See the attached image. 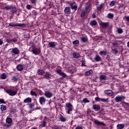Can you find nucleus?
<instances>
[{"instance_id":"obj_1","label":"nucleus","mask_w":129,"mask_h":129,"mask_svg":"<svg viewBox=\"0 0 129 129\" xmlns=\"http://www.w3.org/2000/svg\"><path fill=\"white\" fill-rule=\"evenodd\" d=\"M5 9L6 10V11H8V10H10L11 13H12V14L14 15V14H17V12H18V10H17V8L15 7H14L13 6H6L5 7Z\"/></svg>"},{"instance_id":"obj_2","label":"nucleus","mask_w":129,"mask_h":129,"mask_svg":"<svg viewBox=\"0 0 129 129\" xmlns=\"http://www.w3.org/2000/svg\"><path fill=\"white\" fill-rule=\"evenodd\" d=\"M66 110H67V112L69 114H70V113H71V111H72V110H73V108L72 107H73V106L72 105V104L70 103H67L66 104Z\"/></svg>"},{"instance_id":"obj_3","label":"nucleus","mask_w":129,"mask_h":129,"mask_svg":"<svg viewBox=\"0 0 129 129\" xmlns=\"http://www.w3.org/2000/svg\"><path fill=\"white\" fill-rule=\"evenodd\" d=\"M4 90L6 92V93H8V94H9L10 96H15V95H17V93H18V92H17V91H14L11 89H5Z\"/></svg>"},{"instance_id":"obj_4","label":"nucleus","mask_w":129,"mask_h":129,"mask_svg":"<svg viewBox=\"0 0 129 129\" xmlns=\"http://www.w3.org/2000/svg\"><path fill=\"white\" fill-rule=\"evenodd\" d=\"M6 122L8 123H6L4 125V126H6V127H10L12 125L11 124L13 122V119L11 117H8L6 118Z\"/></svg>"},{"instance_id":"obj_5","label":"nucleus","mask_w":129,"mask_h":129,"mask_svg":"<svg viewBox=\"0 0 129 129\" xmlns=\"http://www.w3.org/2000/svg\"><path fill=\"white\" fill-rule=\"evenodd\" d=\"M68 4L70 5L71 9L73 10V11H74L75 12H76L77 11L78 7L75 5V2H73V3H70V2H68Z\"/></svg>"},{"instance_id":"obj_6","label":"nucleus","mask_w":129,"mask_h":129,"mask_svg":"<svg viewBox=\"0 0 129 129\" xmlns=\"http://www.w3.org/2000/svg\"><path fill=\"white\" fill-rule=\"evenodd\" d=\"M57 46V42L55 41H50L48 42L49 48H55Z\"/></svg>"},{"instance_id":"obj_7","label":"nucleus","mask_w":129,"mask_h":129,"mask_svg":"<svg viewBox=\"0 0 129 129\" xmlns=\"http://www.w3.org/2000/svg\"><path fill=\"white\" fill-rule=\"evenodd\" d=\"M56 72L60 75V76H62L63 78H66L67 77V75L63 72H62V70L57 69L56 70Z\"/></svg>"},{"instance_id":"obj_8","label":"nucleus","mask_w":129,"mask_h":129,"mask_svg":"<svg viewBox=\"0 0 129 129\" xmlns=\"http://www.w3.org/2000/svg\"><path fill=\"white\" fill-rule=\"evenodd\" d=\"M9 27H26L25 24H19L17 23L16 24H12V23H10L9 25Z\"/></svg>"},{"instance_id":"obj_9","label":"nucleus","mask_w":129,"mask_h":129,"mask_svg":"<svg viewBox=\"0 0 129 129\" xmlns=\"http://www.w3.org/2000/svg\"><path fill=\"white\" fill-rule=\"evenodd\" d=\"M32 52L34 55H39L41 53V50L40 49L34 48L32 50Z\"/></svg>"},{"instance_id":"obj_10","label":"nucleus","mask_w":129,"mask_h":129,"mask_svg":"<svg viewBox=\"0 0 129 129\" xmlns=\"http://www.w3.org/2000/svg\"><path fill=\"white\" fill-rule=\"evenodd\" d=\"M50 77H51V73H50V72H46L43 74V78L44 79H47L49 80L50 79Z\"/></svg>"},{"instance_id":"obj_11","label":"nucleus","mask_w":129,"mask_h":129,"mask_svg":"<svg viewBox=\"0 0 129 129\" xmlns=\"http://www.w3.org/2000/svg\"><path fill=\"white\" fill-rule=\"evenodd\" d=\"M45 102L46 98H45V97L42 96L39 98V103H40L41 105H44Z\"/></svg>"},{"instance_id":"obj_12","label":"nucleus","mask_w":129,"mask_h":129,"mask_svg":"<svg viewBox=\"0 0 129 129\" xmlns=\"http://www.w3.org/2000/svg\"><path fill=\"white\" fill-rule=\"evenodd\" d=\"M105 94H107L108 96H112V95H114V93L112 90H107L104 91Z\"/></svg>"},{"instance_id":"obj_13","label":"nucleus","mask_w":129,"mask_h":129,"mask_svg":"<svg viewBox=\"0 0 129 129\" xmlns=\"http://www.w3.org/2000/svg\"><path fill=\"white\" fill-rule=\"evenodd\" d=\"M94 122L95 124H96L97 125H104V126L106 125V124H105V123H104L103 121L101 122L98 120H95Z\"/></svg>"},{"instance_id":"obj_14","label":"nucleus","mask_w":129,"mask_h":129,"mask_svg":"<svg viewBox=\"0 0 129 129\" xmlns=\"http://www.w3.org/2000/svg\"><path fill=\"white\" fill-rule=\"evenodd\" d=\"M44 96L47 98H51L53 96V94L49 91H46L44 93Z\"/></svg>"},{"instance_id":"obj_15","label":"nucleus","mask_w":129,"mask_h":129,"mask_svg":"<svg viewBox=\"0 0 129 129\" xmlns=\"http://www.w3.org/2000/svg\"><path fill=\"white\" fill-rule=\"evenodd\" d=\"M64 12L65 15H69L71 13V9L69 7H66Z\"/></svg>"},{"instance_id":"obj_16","label":"nucleus","mask_w":129,"mask_h":129,"mask_svg":"<svg viewBox=\"0 0 129 129\" xmlns=\"http://www.w3.org/2000/svg\"><path fill=\"white\" fill-rule=\"evenodd\" d=\"M125 97L124 96H117L115 98V100L116 102H121V100H122V99H125Z\"/></svg>"},{"instance_id":"obj_17","label":"nucleus","mask_w":129,"mask_h":129,"mask_svg":"<svg viewBox=\"0 0 129 129\" xmlns=\"http://www.w3.org/2000/svg\"><path fill=\"white\" fill-rule=\"evenodd\" d=\"M100 26L102 29H105L107 27H108V22H101Z\"/></svg>"},{"instance_id":"obj_18","label":"nucleus","mask_w":129,"mask_h":129,"mask_svg":"<svg viewBox=\"0 0 129 129\" xmlns=\"http://www.w3.org/2000/svg\"><path fill=\"white\" fill-rule=\"evenodd\" d=\"M93 109H94L95 111H98L100 110V106L98 104H95L93 106Z\"/></svg>"},{"instance_id":"obj_19","label":"nucleus","mask_w":129,"mask_h":129,"mask_svg":"<svg viewBox=\"0 0 129 129\" xmlns=\"http://www.w3.org/2000/svg\"><path fill=\"white\" fill-rule=\"evenodd\" d=\"M90 8H91V3H90V2H89L87 3V4H86L85 10L88 11H89V10H90Z\"/></svg>"},{"instance_id":"obj_20","label":"nucleus","mask_w":129,"mask_h":129,"mask_svg":"<svg viewBox=\"0 0 129 129\" xmlns=\"http://www.w3.org/2000/svg\"><path fill=\"white\" fill-rule=\"evenodd\" d=\"M12 53L13 54H15L16 55H18V54L20 53V50L18 49V48H14L12 49Z\"/></svg>"},{"instance_id":"obj_21","label":"nucleus","mask_w":129,"mask_h":129,"mask_svg":"<svg viewBox=\"0 0 129 129\" xmlns=\"http://www.w3.org/2000/svg\"><path fill=\"white\" fill-rule=\"evenodd\" d=\"M16 69H17L18 71H23L24 70V66L21 64H19L17 65Z\"/></svg>"},{"instance_id":"obj_22","label":"nucleus","mask_w":129,"mask_h":129,"mask_svg":"<svg viewBox=\"0 0 129 129\" xmlns=\"http://www.w3.org/2000/svg\"><path fill=\"white\" fill-rule=\"evenodd\" d=\"M24 103H31L32 102V98L28 97L24 100Z\"/></svg>"},{"instance_id":"obj_23","label":"nucleus","mask_w":129,"mask_h":129,"mask_svg":"<svg viewBox=\"0 0 129 129\" xmlns=\"http://www.w3.org/2000/svg\"><path fill=\"white\" fill-rule=\"evenodd\" d=\"M108 53L109 52H107V50H102L100 51L99 54H100L101 56H102V55H104V56H106Z\"/></svg>"},{"instance_id":"obj_24","label":"nucleus","mask_w":129,"mask_h":129,"mask_svg":"<svg viewBox=\"0 0 129 129\" xmlns=\"http://www.w3.org/2000/svg\"><path fill=\"white\" fill-rule=\"evenodd\" d=\"M73 56L74 58H76V59H79V58L80 57V54H79L78 52H74L73 53Z\"/></svg>"},{"instance_id":"obj_25","label":"nucleus","mask_w":129,"mask_h":129,"mask_svg":"<svg viewBox=\"0 0 129 129\" xmlns=\"http://www.w3.org/2000/svg\"><path fill=\"white\" fill-rule=\"evenodd\" d=\"M107 79V77L105 75H101L100 76V80L101 81L102 80H106Z\"/></svg>"},{"instance_id":"obj_26","label":"nucleus","mask_w":129,"mask_h":129,"mask_svg":"<svg viewBox=\"0 0 129 129\" xmlns=\"http://www.w3.org/2000/svg\"><path fill=\"white\" fill-rule=\"evenodd\" d=\"M59 118L60 121H62L63 122H65V121H66V118L61 114H60Z\"/></svg>"},{"instance_id":"obj_27","label":"nucleus","mask_w":129,"mask_h":129,"mask_svg":"<svg viewBox=\"0 0 129 129\" xmlns=\"http://www.w3.org/2000/svg\"><path fill=\"white\" fill-rule=\"evenodd\" d=\"M94 60H95L96 62H99L102 61L101 57H100V56L98 55H96L95 57L94 58Z\"/></svg>"},{"instance_id":"obj_28","label":"nucleus","mask_w":129,"mask_h":129,"mask_svg":"<svg viewBox=\"0 0 129 129\" xmlns=\"http://www.w3.org/2000/svg\"><path fill=\"white\" fill-rule=\"evenodd\" d=\"M87 13V11L84 10L82 11V13L81 14V18H84L86 16V13Z\"/></svg>"},{"instance_id":"obj_29","label":"nucleus","mask_w":129,"mask_h":129,"mask_svg":"<svg viewBox=\"0 0 129 129\" xmlns=\"http://www.w3.org/2000/svg\"><path fill=\"white\" fill-rule=\"evenodd\" d=\"M90 25L92 26V27H94V26H96L97 25V22L95 20H93L90 21Z\"/></svg>"},{"instance_id":"obj_30","label":"nucleus","mask_w":129,"mask_h":129,"mask_svg":"<svg viewBox=\"0 0 129 129\" xmlns=\"http://www.w3.org/2000/svg\"><path fill=\"white\" fill-rule=\"evenodd\" d=\"M92 73H93V72L92 71V70H89V71H87L85 73V75L86 76H90V75H91V74H92Z\"/></svg>"},{"instance_id":"obj_31","label":"nucleus","mask_w":129,"mask_h":129,"mask_svg":"<svg viewBox=\"0 0 129 129\" xmlns=\"http://www.w3.org/2000/svg\"><path fill=\"white\" fill-rule=\"evenodd\" d=\"M104 6V4L102 3L100 6H97V11H98V12H99V11H101L103 8V6Z\"/></svg>"},{"instance_id":"obj_32","label":"nucleus","mask_w":129,"mask_h":129,"mask_svg":"<svg viewBox=\"0 0 129 129\" xmlns=\"http://www.w3.org/2000/svg\"><path fill=\"white\" fill-rule=\"evenodd\" d=\"M124 127V124H118L117 125V129H122Z\"/></svg>"},{"instance_id":"obj_33","label":"nucleus","mask_w":129,"mask_h":129,"mask_svg":"<svg viewBox=\"0 0 129 129\" xmlns=\"http://www.w3.org/2000/svg\"><path fill=\"white\" fill-rule=\"evenodd\" d=\"M73 45H74V46H76V47H77V46H79V40H76L74 41L73 42Z\"/></svg>"},{"instance_id":"obj_34","label":"nucleus","mask_w":129,"mask_h":129,"mask_svg":"<svg viewBox=\"0 0 129 129\" xmlns=\"http://www.w3.org/2000/svg\"><path fill=\"white\" fill-rule=\"evenodd\" d=\"M30 94L32 96H35V97H37V96H38V94H37V93L35 92L33 90H31L30 91Z\"/></svg>"},{"instance_id":"obj_35","label":"nucleus","mask_w":129,"mask_h":129,"mask_svg":"<svg viewBox=\"0 0 129 129\" xmlns=\"http://www.w3.org/2000/svg\"><path fill=\"white\" fill-rule=\"evenodd\" d=\"M45 73V71L43 70H38V74H39L40 75H44Z\"/></svg>"},{"instance_id":"obj_36","label":"nucleus","mask_w":129,"mask_h":129,"mask_svg":"<svg viewBox=\"0 0 129 129\" xmlns=\"http://www.w3.org/2000/svg\"><path fill=\"white\" fill-rule=\"evenodd\" d=\"M7 77V74L4 73L1 75V79H6Z\"/></svg>"},{"instance_id":"obj_37","label":"nucleus","mask_w":129,"mask_h":129,"mask_svg":"<svg viewBox=\"0 0 129 129\" xmlns=\"http://www.w3.org/2000/svg\"><path fill=\"white\" fill-rule=\"evenodd\" d=\"M7 109V106L5 105H1V110H2V112L4 110H6Z\"/></svg>"},{"instance_id":"obj_38","label":"nucleus","mask_w":129,"mask_h":129,"mask_svg":"<svg viewBox=\"0 0 129 129\" xmlns=\"http://www.w3.org/2000/svg\"><path fill=\"white\" fill-rule=\"evenodd\" d=\"M111 52L113 53V54L116 55V54L118 53V50H117L115 48H112Z\"/></svg>"},{"instance_id":"obj_39","label":"nucleus","mask_w":129,"mask_h":129,"mask_svg":"<svg viewBox=\"0 0 129 129\" xmlns=\"http://www.w3.org/2000/svg\"><path fill=\"white\" fill-rule=\"evenodd\" d=\"M81 40L82 42H84V43H86L87 41H88V39L86 37H83L81 38Z\"/></svg>"},{"instance_id":"obj_40","label":"nucleus","mask_w":129,"mask_h":129,"mask_svg":"<svg viewBox=\"0 0 129 129\" xmlns=\"http://www.w3.org/2000/svg\"><path fill=\"white\" fill-rule=\"evenodd\" d=\"M117 32L118 34H122L123 30H122V29L120 28H117Z\"/></svg>"},{"instance_id":"obj_41","label":"nucleus","mask_w":129,"mask_h":129,"mask_svg":"<svg viewBox=\"0 0 129 129\" xmlns=\"http://www.w3.org/2000/svg\"><path fill=\"white\" fill-rule=\"evenodd\" d=\"M107 17L108 18V19H113L114 15L113 14L109 13Z\"/></svg>"},{"instance_id":"obj_42","label":"nucleus","mask_w":129,"mask_h":129,"mask_svg":"<svg viewBox=\"0 0 129 129\" xmlns=\"http://www.w3.org/2000/svg\"><path fill=\"white\" fill-rule=\"evenodd\" d=\"M101 101H102V102H109V100H108V98H101Z\"/></svg>"},{"instance_id":"obj_43","label":"nucleus","mask_w":129,"mask_h":129,"mask_svg":"<svg viewBox=\"0 0 129 129\" xmlns=\"http://www.w3.org/2000/svg\"><path fill=\"white\" fill-rule=\"evenodd\" d=\"M46 123H47V122H46V120H43L42 121V125L43 127H46V126H47V125L46 124Z\"/></svg>"},{"instance_id":"obj_44","label":"nucleus","mask_w":129,"mask_h":129,"mask_svg":"<svg viewBox=\"0 0 129 129\" xmlns=\"http://www.w3.org/2000/svg\"><path fill=\"white\" fill-rule=\"evenodd\" d=\"M115 3L116 2L114 1L111 2V3L109 4L110 7H113V6L115 5Z\"/></svg>"},{"instance_id":"obj_45","label":"nucleus","mask_w":129,"mask_h":129,"mask_svg":"<svg viewBox=\"0 0 129 129\" xmlns=\"http://www.w3.org/2000/svg\"><path fill=\"white\" fill-rule=\"evenodd\" d=\"M29 108H33L35 106V104L34 103H29L28 104Z\"/></svg>"},{"instance_id":"obj_46","label":"nucleus","mask_w":129,"mask_h":129,"mask_svg":"<svg viewBox=\"0 0 129 129\" xmlns=\"http://www.w3.org/2000/svg\"><path fill=\"white\" fill-rule=\"evenodd\" d=\"M12 81H14L15 82L18 81V78L17 77L13 76L12 79Z\"/></svg>"},{"instance_id":"obj_47","label":"nucleus","mask_w":129,"mask_h":129,"mask_svg":"<svg viewBox=\"0 0 129 129\" xmlns=\"http://www.w3.org/2000/svg\"><path fill=\"white\" fill-rule=\"evenodd\" d=\"M31 4L34 6H36V3H37V0H30Z\"/></svg>"},{"instance_id":"obj_48","label":"nucleus","mask_w":129,"mask_h":129,"mask_svg":"<svg viewBox=\"0 0 129 129\" xmlns=\"http://www.w3.org/2000/svg\"><path fill=\"white\" fill-rule=\"evenodd\" d=\"M0 103L3 104H6V101H5V99H0Z\"/></svg>"},{"instance_id":"obj_49","label":"nucleus","mask_w":129,"mask_h":129,"mask_svg":"<svg viewBox=\"0 0 129 129\" xmlns=\"http://www.w3.org/2000/svg\"><path fill=\"white\" fill-rule=\"evenodd\" d=\"M83 102H84V103H87L88 102H90L89 100L88 99H87V98H84L83 100Z\"/></svg>"},{"instance_id":"obj_50","label":"nucleus","mask_w":129,"mask_h":129,"mask_svg":"<svg viewBox=\"0 0 129 129\" xmlns=\"http://www.w3.org/2000/svg\"><path fill=\"white\" fill-rule=\"evenodd\" d=\"M32 13L34 15V16H37V15H38V12H37V11L35 10L32 11Z\"/></svg>"},{"instance_id":"obj_51","label":"nucleus","mask_w":129,"mask_h":129,"mask_svg":"<svg viewBox=\"0 0 129 129\" xmlns=\"http://www.w3.org/2000/svg\"><path fill=\"white\" fill-rule=\"evenodd\" d=\"M26 9H27V10H31V9H32V6H31V5H27L26 6Z\"/></svg>"},{"instance_id":"obj_52","label":"nucleus","mask_w":129,"mask_h":129,"mask_svg":"<svg viewBox=\"0 0 129 129\" xmlns=\"http://www.w3.org/2000/svg\"><path fill=\"white\" fill-rule=\"evenodd\" d=\"M99 113H101V114H104L105 112H104V109H101L100 111H99Z\"/></svg>"},{"instance_id":"obj_53","label":"nucleus","mask_w":129,"mask_h":129,"mask_svg":"<svg viewBox=\"0 0 129 129\" xmlns=\"http://www.w3.org/2000/svg\"><path fill=\"white\" fill-rule=\"evenodd\" d=\"M95 100L96 101H100V100H101V98L96 97L95 98Z\"/></svg>"},{"instance_id":"obj_54","label":"nucleus","mask_w":129,"mask_h":129,"mask_svg":"<svg viewBox=\"0 0 129 129\" xmlns=\"http://www.w3.org/2000/svg\"><path fill=\"white\" fill-rule=\"evenodd\" d=\"M106 60H108V61H110V55H107L106 57Z\"/></svg>"},{"instance_id":"obj_55","label":"nucleus","mask_w":129,"mask_h":129,"mask_svg":"<svg viewBox=\"0 0 129 129\" xmlns=\"http://www.w3.org/2000/svg\"><path fill=\"white\" fill-rule=\"evenodd\" d=\"M12 41V43H15V42H17L18 41V39H17L16 38H15L14 39H11Z\"/></svg>"},{"instance_id":"obj_56","label":"nucleus","mask_w":129,"mask_h":129,"mask_svg":"<svg viewBox=\"0 0 129 129\" xmlns=\"http://www.w3.org/2000/svg\"><path fill=\"white\" fill-rule=\"evenodd\" d=\"M6 42H7V43H9V44H11L12 43V39H6Z\"/></svg>"},{"instance_id":"obj_57","label":"nucleus","mask_w":129,"mask_h":129,"mask_svg":"<svg viewBox=\"0 0 129 129\" xmlns=\"http://www.w3.org/2000/svg\"><path fill=\"white\" fill-rule=\"evenodd\" d=\"M112 45L114 47H115V46H117V45H118V43L117 42H114L112 43Z\"/></svg>"},{"instance_id":"obj_58","label":"nucleus","mask_w":129,"mask_h":129,"mask_svg":"<svg viewBox=\"0 0 129 129\" xmlns=\"http://www.w3.org/2000/svg\"><path fill=\"white\" fill-rule=\"evenodd\" d=\"M76 129H83V128L81 126L78 125L76 127Z\"/></svg>"},{"instance_id":"obj_59","label":"nucleus","mask_w":129,"mask_h":129,"mask_svg":"<svg viewBox=\"0 0 129 129\" xmlns=\"http://www.w3.org/2000/svg\"><path fill=\"white\" fill-rule=\"evenodd\" d=\"M82 66H86L85 65V61H83L82 62Z\"/></svg>"},{"instance_id":"obj_60","label":"nucleus","mask_w":129,"mask_h":129,"mask_svg":"<svg viewBox=\"0 0 129 129\" xmlns=\"http://www.w3.org/2000/svg\"><path fill=\"white\" fill-rule=\"evenodd\" d=\"M3 44H4V41H3V40L0 39V45H3Z\"/></svg>"},{"instance_id":"obj_61","label":"nucleus","mask_w":129,"mask_h":129,"mask_svg":"<svg viewBox=\"0 0 129 129\" xmlns=\"http://www.w3.org/2000/svg\"><path fill=\"white\" fill-rule=\"evenodd\" d=\"M125 19H126V21H127V22H129V16L126 17Z\"/></svg>"},{"instance_id":"obj_62","label":"nucleus","mask_w":129,"mask_h":129,"mask_svg":"<svg viewBox=\"0 0 129 129\" xmlns=\"http://www.w3.org/2000/svg\"><path fill=\"white\" fill-rule=\"evenodd\" d=\"M34 109H31V110L28 111V113H32V111H34Z\"/></svg>"},{"instance_id":"obj_63","label":"nucleus","mask_w":129,"mask_h":129,"mask_svg":"<svg viewBox=\"0 0 129 129\" xmlns=\"http://www.w3.org/2000/svg\"><path fill=\"white\" fill-rule=\"evenodd\" d=\"M35 109L36 110H38V109H41V107H37L36 108H35Z\"/></svg>"},{"instance_id":"obj_64","label":"nucleus","mask_w":129,"mask_h":129,"mask_svg":"<svg viewBox=\"0 0 129 129\" xmlns=\"http://www.w3.org/2000/svg\"><path fill=\"white\" fill-rule=\"evenodd\" d=\"M54 129H61V128H60L59 127H54Z\"/></svg>"}]
</instances>
